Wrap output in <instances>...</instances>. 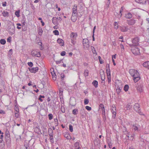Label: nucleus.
Listing matches in <instances>:
<instances>
[{
    "mask_svg": "<svg viewBox=\"0 0 149 149\" xmlns=\"http://www.w3.org/2000/svg\"><path fill=\"white\" fill-rule=\"evenodd\" d=\"M34 131L37 133H38L39 132H40L41 130L39 126L36 127L34 128Z\"/></svg>",
    "mask_w": 149,
    "mask_h": 149,
    "instance_id": "b1692460",
    "label": "nucleus"
},
{
    "mask_svg": "<svg viewBox=\"0 0 149 149\" xmlns=\"http://www.w3.org/2000/svg\"><path fill=\"white\" fill-rule=\"evenodd\" d=\"M0 114H5V112L3 110L0 109Z\"/></svg>",
    "mask_w": 149,
    "mask_h": 149,
    "instance_id": "680f3d73",
    "label": "nucleus"
},
{
    "mask_svg": "<svg viewBox=\"0 0 149 149\" xmlns=\"http://www.w3.org/2000/svg\"><path fill=\"white\" fill-rule=\"evenodd\" d=\"M61 109L62 113H64L65 112V109L64 105L61 106Z\"/></svg>",
    "mask_w": 149,
    "mask_h": 149,
    "instance_id": "ea45409f",
    "label": "nucleus"
},
{
    "mask_svg": "<svg viewBox=\"0 0 149 149\" xmlns=\"http://www.w3.org/2000/svg\"><path fill=\"white\" fill-rule=\"evenodd\" d=\"M130 75L133 77V79L135 83L137 82L141 79L139 74L137 70L131 69L129 71Z\"/></svg>",
    "mask_w": 149,
    "mask_h": 149,
    "instance_id": "f257e3e1",
    "label": "nucleus"
},
{
    "mask_svg": "<svg viewBox=\"0 0 149 149\" xmlns=\"http://www.w3.org/2000/svg\"><path fill=\"white\" fill-rule=\"evenodd\" d=\"M27 64L30 67H32L33 65V63L31 62H28Z\"/></svg>",
    "mask_w": 149,
    "mask_h": 149,
    "instance_id": "864d4df0",
    "label": "nucleus"
},
{
    "mask_svg": "<svg viewBox=\"0 0 149 149\" xmlns=\"http://www.w3.org/2000/svg\"><path fill=\"white\" fill-rule=\"evenodd\" d=\"M111 110L112 114V118L113 119H115L116 116V107L114 105L112 106Z\"/></svg>",
    "mask_w": 149,
    "mask_h": 149,
    "instance_id": "423d86ee",
    "label": "nucleus"
},
{
    "mask_svg": "<svg viewBox=\"0 0 149 149\" xmlns=\"http://www.w3.org/2000/svg\"><path fill=\"white\" fill-rule=\"evenodd\" d=\"M99 109H101V111L105 109L104 106L102 104H100L99 105Z\"/></svg>",
    "mask_w": 149,
    "mask_h": 149,
    "instance_id": "72a5a7b5",
    "label": "nucleus"
},
{
    "mask_svg": "<svg viewBox=\"0 0 149 149\" xmlns=\"http://www.w3.org/2000/svg\"><path fill=\"white\" fill-rule=\"evenodd\" d=\"M20 11L19 10L16 11L15 12V15L17 17H19L20 16Z\"/></svg>",
    "mask_w": 149,
    "mask_h": 149,
    "instance_id": "37998d69",
    "label": "nucleus"
},
{
    "mask_svg": "<svg viewBox=\"0 0 149 149\" xmlns=\"http://www.w3.org/2000/svg\"><path fill=\"white\" fill-rule=\"evenodd\" d=\"M29 71L31 73H36L37 72L38 70V67H33L32 68H29Z\"/></svg>",
    "mask_w": 149,
    "mask_h": 149,
    "instance_id": "ddd939ff",
    "label": "nucleus"
},
{
    "mask_svg": "<svg viewBox=\"0 0 149 149\" xmlns=\"http://www.w3.org/2000/svg\"><path fill=\"white\" fill-rule=\"evenodd\" d=\"M102 111V115L103 116V117H105V109L103 110Z\"/></svg>",
    "mask_w": 149,
    "mask_h": 149,
    "instance_id": "bf43d9fd",
    "label": "nucleus"
},
{
    "mask_svg": "<svg viewBox=\"0 0 149 149\" xmlns=\"http://www.w3.org/2000/svg\"><path fill=\"white\" fill-rule=\"evenodd\" d=\"M76 104V100L74 97H71L70 99V104L72 106H74Z\"/></svg>",
    "mask_w": 149,
    "mask_h": 149,
    "instance_id": "1a4fd4ad",
    "label": "nucleus"
},
{
    "mask_svg": "<svg viewBox=\"0 0 149 149\" xmlns=\"http://www.w3.org/2000/svg\"><path fill=\"white\" fill-rule=\"evenodd\" d=\"M19 112H16L15 113V116L17 118H19Z\"/></svg>",
    "mask_w": 149,
    "mask_h": 149,
    "instance_id": "603ef678",
    "label": "nucleus"
},
{
    "mask_svg": "<svg viewBox=\"0 0 149 149\" xmlns=\"http://www.w3.org/2000/svg\"><path fill=\"white\" fill-rule=\"evenodd\" d=\"M129 88V85L127 84L125 85L124 88V90L125 91H128Z\"/></svg>",
    "mask_w": 149,
    "mask_h": 149,
    "instance_id": "c9c22d12",
    "label": "nucleus"
},
{
    "mask_svg": "<svg viewBox=\"0 0 149 149\" xmlns=\"http://www.w3.org/2000/svg\"><path fill=\"white\" fill-rule=\"evenodd\" d=\"M52 22L54 25H57L58 24V20L57 18L53 17L52 19Z\"/></svg>",
    "mask_w": 149,
    "mask_h": 149,
    "instance_id": "6ab92c4d",
    "label": "nucleus"
},
{
    "mask_svg": "<svg viewBox=\"0 0 149 149\" xmlns=\"http://www.w3.org/2000/svg\"><path fill=\"white\" fill-rule=\"evenodd\" d=\"M110 1H106V5L105 6V7L106 8H108L109 5L110 3Z\"/></svg>",
    "mask_w": 149,
    "mask_h": 149,
    "instance_id": "a19ab883",
    "label": "nucleus"
},
{
    "mask_svg": "<svg viewBox=\"0 0 149 149\" xmlns=\"http://www.w3.org/2000/svg\"><path fill=\"white\" fill-rule=\"evenodd\" d=\"M48 116L49 117V120H51L53 118V115L52 114H49L48 115Z\"/></svg>",
    "mask_w": 149,
    "mask_h": 149,
    "instance_id": "de8ad7c7",
    "label": "nucleus"
},
{
    "mask_svg": "<svg viewBox=\"0 0 149 149\" xmlns=\"http://www.w3.org/2000/svg\"><path fill=\"white\" fill-rule=\"evenodd\" d=\"M79 142H76L74 144L75 149H81V147H79Z\"/></svg>",
    "mask_w": 149,
    "mask_h": 149,
    "instance_id": "5701e85b",
    "label": "nucleus"
},
{
    "mask_svg": "<svg viewBox=\"0 0 149 149\" xmlns=\"http://www.w3.org/2000/svg\"><path fill=\"white\" fill-rule=\"evenodd\" d=\"M32 55L34 57H39L41 56L40 52L36 50H33L31 52Z\"/></svg>",
    "mask_w": 149,
    "mask_h": 149,
    "instance_id": "0eeeda50",
    "label": "nucleus"
},
{
    "mask_svg": "<svg viewBox=\"0 0 149 149\" xmlns=\"http://www.w3.org/2000/svg\"><path fill=\"white\" fill-rule=\"evenodd\" d=\"M53 33L55 35H58L59 34V31L57 30L54 31H53Z\"/></svg>",
    "mask_w": 149,
    "mask_h": 149,
    "instance_id": "c03bdc74",
    "label": "nucleus"
},
{
    "mask_svg": "<svg viewBox=\"0 0 149 149\" xmlns=\"http://www.w3.org/2000/svg\"><path fill=\"white\" fill-rule=\"evenodd\" d=\"M48 131L49 137L53 136V132L52 129L51 128H49V129Z\"/></svg>",
    "mask_w": 149,
    "mask_h": 149,
    "instance_id": "cd10ccee",
    "label": "nucleus"
},
{
    "mask_svg": "<svg viewBox=\"0 0 149 149\" xmlns=\"http://www.w3.org/2000/svg\"><path fill=\"white\" fill-rule=\"evenodd\" d=\"M3 133L1 132V130H0V139H3Z\"/></svg>",
    "mask_w": 149,
    "mask_h": 149,
    "instance_id": "49530a36",
    "label": "nucleus"
},
{
    "mask_svg": "<svg viewBox=\"0 0 149 149\" xmlns=\"http://www.w3.org/2000/svg\"><path fill=\"white\" fill-rule=\"evenodd\" d=\"M143 65L144 67L149 68V61L144 62L143 64Z\"/></svg>",
    "mask_w": 149,
    "mask_h": 149,
    "instance_id": "a878e982",
    "label": "nucleus"
},
{
    "mask_svg": "<svg viewBox=\"0 0 149 149\" xmlns=\"http://www.w3.org/2000/svg\"><path fill=\"white\" fill-rule=\"evenodd\" d=\"M122 88L119 86H117L116 91L117 93L119 94L120 93L121 91Z\"/></svg>",
    "mask_w": 149,
    "mask_h": 149,
    "instance_id": "c756f323",
    "label": "nucleus"
},
{
    "mask_svg": "<svg viewBox=\"0 0 149 149\" xmlns=\"http://www.w3.org/2000/svg\"><path fill=\"white\" fill-rule=\"evenodd\" d=\"M2 14V15L4 17H8L9 16V13L6 11H3Z\"/></svg>",
    "mask_w": 149,
    "mask_h": 149,
    "instance_id": "bb28decb",
    "label": "nucleus"
},
{
    "mask_svg": "<svg viewBox=\"0 0 149 149\" xmlns=\"http://www.w3.org/2000/svg\"><path fill=\"white\" fill-rule=\"evenodd\" d=\"M50 139L51 143H53L54 142L53 136L50 137Z\"/></svg>",
    "mask_w": 149,
    "mask_h": 149,
    "instance_id": "6e6d98bb",
    "label": "nucleus"
},
{
    "mask_svg": "<svg viewBox=\"0 0 149 149\" xmlns=\"http://www.w3.org/2000/svg\"><path fill=\"white\" fill-rule=\"evenodd\" d=\"M125 16L126 18L130 19L132 17V15L130 13H128L125 14Z\"/></svg>",
    "mask_w": 149,
    "mask_h": 149,
    "instance_id": "4be33fe9",
    "label": "nucleus"
},
{
    "mask_svg": "<svg viewBox=\"0 0 149 149\" xmlns=\"http://www.w3.org/2000/svg\"><path fill=\"white\" fill-rule=\"evenodd\" d=\"M131 51L132 53L135 55H138L140 54L139 49L136 47H132Z\"/></svg>",
    "mask_w": 149,
    "mask_h": 149,
    "instance_id": "39448f33",
    "label": "nucleus"
},
{
    "mask_svg": "<svg viewBox=\"0 0 149 149\" xmlns=\"http://www.w3.org/2000/svg\"><path fill=\"white\" fill-rule=\"evenodd\" d=\"M139 127H140V125L136 124L132 125V129L134 130V131L138 132L140 130L139 128Z\"/></svg>",
    "mask_w": 149,
    "mask_h": 149,
    "instance_id": "9b49d317",
    "label": "nucleus"
},
{
    "mask_svg": "<svg viewBox=\"0 0 149 149\" xmlns=\"http://www.w3.org/2000/svg\"><path fill=\"white\" fill-rule=\"evenodd\" d=\"M29 143L25 142L24 146L26 149H29Z\"/></svg>",
    "mask_w": 149,
    "mask_h": 149,
    "instance_id": "f704fd0d",
    "label": "nucleus"
},
{
    "mask_svg": "<svg viewBox=\"0 0 149 149\" xmlns=\"http://www.w3.org/2000/svg\"><path fill=\"white\" fill-rule=\"evenodd\" d=\"M108 145L109 146L110 148H111L112 146V144L111 142H108Z\"/></svg>",
    "mask_w": 149,
    "mask_h": 149,
    "instance_id": "69168bd1",
    "label": "nucleus"
},
{
    "mask_svg": "<svg viewBox=\"0 0 149 149\" xmlns=\"http://www.w3.org/2000/svg\"><path fill=\"white\" fill-rule=\"evenodd\" d=\"M64 137L68 140H70L71 139L70 135L68 133L65 134Z\"/></svg>",
    "mask_w": 149,
    "mask_h": 149,
    "instance_id": "2f4dec72",
    "label": "nucleus"
},
{
    "mask_svg": "<svg viewBox=\"0 0 149 149\" xmlns=\"http://www.w3.org/2000/svg\"><path fill=\"white\" fill-rule=\"evenodd\" d=\"M139 40L140 38L139 37H135L132 39V42L133 45L137 46L139 44Z\"/></svg>",
    "mask_w": 149,
    "mask_h": 149,
    "instance_id": "7ed1b4c3",
    "label": "nucleus"
},
{
    "mask_svg": "<svg viewBox=\"0 0 149 149\" xmlns=\"http://www.w3.org/2000/svg\"><path fill=\"white\" fill-rule=\"evenodd\" d=\"M42 29H40L38 30V33L39 35H41L42 34Z\"/></svg>",
    "mask_w": 149,
    "mask_h": 149,
    "instance_id": "09e8293b",
    "label": "nucleus"
},
{
    "mask_svg": "<svg viewBox=\"0 0 149 149\" xmlns=\"http://www.w3.org/2000/svg\"><path fill=\"white\" fill-rule=\"evenodd\" d=\"M120 28L121 31L123 32H127L129 29L127 26L123 25L120 26Z\"/></svg>",
    "mask_w": 149,
    "mask_h": 149,
    "instance_id": "f8f14e48",
    "label": "nucleus"
},
{
    "mask_svg": "<svg viewBox=\"0 0 149 149\" xmlns=\"http://www.w3.org/2000/svg\"><path fill=\"white\" fill-rule=\"evenodd\" d=\"M54 125L55 127L58 126V120L57 118L54 119Z\"/></svg>",
    "mask_w": 149,
    "mask_h": 149,
    "instance_id": "4c0bfd02",
    "label": "nucleus"
},
{
    "mask_svg": "<svg viewBox=\"0 0 149 149\" xmlns=\"http://www.w3.org/2000/svg\"><path fill=\"white\" fill-rule=\"evenodd\" d=\"M124 7H122L120 8V10L119 11V13L118 14L117 13H115V15L116 17L117 18H120L122 16V12L123 11Z\"/></svg>",
    "mask_w": 149,
    "mask_h": 149,
    "instance_id": "6e6552de",
    "label": "nucleus"
},
{
    "mask_svg": "<svg viewBox=\"0 0 149 149\" xmlns=\"http://www.w3.org/2000/svg\"><path fill=\"white\" fill-rule=\"evenodd\" d=\"M85 108L88 111H91V107L88 106H86Z\"/></svg>",
    "mask_w": 149,
    "mask_h": 149,
    "instance_id": "13d9d810",
    "label": "nucleus"
},
{
    "mask_svg": "<svg viewBox=\"0 0 149 149\" xmlns=\"http://www.w3.org/2000/svg\"><path fill=\"white\" fill-rule=\"evenodd\" d=\"M136 2L140 3L143 4H145L146 2V0H135Z\"/></svg>",
    "mask_w": 149,
    "mask_h": 149,
    "instance_id": "393cba45",
    "label": "nucleus"
},
{
    "mask_svg": "<svg viewBox=\"0 0 149 149\" xmlns=\"http://www.w3.org/2000/svg\"><path fill=\"white\" fill-rule=\"evenodd\" d=\"M0 42L1 44L4 45L6 43V41L3 39H1L0 40Z\"/></svg>",
    "mask_w": 149,
    "mask_h": 149,
    "instance_id": "79ce46f5",
    "label": "nucleus"
},
{
    "mask_svg": "<svg viewBox=\"0 0 149 149\" xmlns=\"http://www.w3.org/2000/svg\"><path fill=\"white\" fill-rule=\"evenodd\" d=\"M69 128L70 132H72L73 131V127L71 125H69Z\"/></svg>",
    "mask_w": 149,
    "mask_h": 149,
    "instance_id": "a18cd8bd",
    "label": "nucleus"
},
{
    "mask_svg": "<svg viewBox=\"0 0 149 149\" xmlns=\"http://www.w3.org/2000/svg\"><path fill=\"white\" fill-rule=\"evenodd\" d=\"M91 51L93 54H95V55H97V54L95 51V48L92 46L91 47Z\"/></svg>",
    "mask_w": 149,
    "mask_h": 149,
    "instance_id": "473e14b6",
    "label": "nucleus"
},
{
    "mask_svg": "<svg viewBox=\"0 0 149 149\" xmlns=\"http://www.w3.org/2000/svg\"><path fill=\"white\" fill-rule=\"evenodd\" d=\"M98 82L96 80H94L92 83V84L95 86V88H96L98 86Z\"/></svg>",
    "mask_w": 149,
    "mask_h": 149,
    "instance_id": "c85d7f7f",
    "label": "nucleus"
},
{
    "mask_svg": "<svg viewBox=\"0 0 149 149\" xmlns=\"http://www.w3.org/2000/svg\"><path fill=\"white\" fill-rule=\"evenodd\" d=\"M134 134H132L131 135H128L127 134V136L128 137V138L130 137H134Z\"/></svg>",
    "mask_w": 149,
    "mask_h": 149,
    "instance_id": "0e129e2a",
    "label": "nucleus"
},
{
    "mask_svg": "<svg viewBox=\"0 0 149 149\" xmlns=\"http://www.w3.org/2000/svg\"><path fill=\"white\" fill-rule=\"evenodd\" d=\"M72 112L73 114L76 115L78 112V109H75L73 110Z\"/></svg>",
    "mask_w": 149,
    "mask_h": 149,
    "instance_id": "58836bf2",
    "label": "nucleus"
},
{
    "mask_svg": "<svg viewBox=\"0 0 149 149\" xmlns=\"http://www.w3.org/2000/svg\"><path fill=\"white\" fill-rule=\"evenodd\" d=\"M5 141L6 143L9 146H10V136H5Z\"/></svg>",
    "mask_w": 149,
    "mask_h": 149,
    "instance_id": "f3484780",
    "label": "nucleus"
},
{
    "mask_svg": "<svg viewBox=\"0 0 149 149\" xmlns=\"http://www.w3.org/2000/svg\"><path fill=\"white\" fill-rule=\"evenodd\" d=\"M135 22V20L133 19L127 20V23L129 25H133L134 24Z\"/></svg>",
    "mask_w": 149,
    "mask_h": 149,
    "instance_id": "9d476101",
    "label": "nucleus"
},
{
    "mask_svg": "<svg viewBox=\"0 0 149 149\" xmlns=\"http://www.w3.org/2000/svg\"><path fill=\"white\" fill-rule=\"evenodd\" d=\"M57 42L58 43L60 44L61 46H62L64 45V41L61 39H58L57 40Z\"/></svg>",
    "mask_w": 149,
    "mask_h": 149,
    "instance_id": "412c9836",
    "label": "nucleus"
},
{
    "mask_svg": "<svg viewBox=\"0 0 149 149\" xmlns=\"http://www.w3.org/2000/svg\"><path fill=\"white\" fill-rule=\"evenodd\" d=\"M10 134L8 131H6L5 132V136H10Z\"/></svg>",
    "mask_w": 149,
    "mask_h": 149,
    "instance_id": "4d7b16f0",
    "label": "nucleus"
},
{
    "mask_svg": "<svg viewBox=\"0 0 149 149\" xmlns=\"http://www.w3.org/2000/svg\"><path fill=\"white\" fill-rule=\"evenodd\" d=\"M77 35V33H72L70 34V39L71 42L73 45H74L76 43V38Z\"/></svg>",
    "mask_w": 149,
    "mask_h": 149,
    "instance_id": "f03ea898",
    "label": "nucleus"
},
{
    "mask_svg": "<svg viewBox=\"0 0 149 149\" xmlns=\"http://www.w3.org/2000/svg\"><path fill=\"white\" fill-rule=\"evenodd\" d=\"M134 109L136 111H138L139 110H140L139 104L137 103H135L134 106Z\"/></svg>",
    "mask_w": 149,
    "mask_h": 149,
    "instance_id": "a211bd4d",
    "label": "nucleus"
},
{
    "mask_svg": "<svg viewBox=\"0 0 149 149\" xmlns=\"http://www.w3.org/2000/svg\"><path fill=\"white\" fill-rule=\"evenodd\" d=\"M11 40V37H8L7 39V41L8 42H10Z\"/></svg>",
    "mask_w": 149,
    "mask_h": 149,
    "instance_id": "338daca9",
    "label": "nucleus"
},
{
    "mask_svg": "<svg viewBox=\"0 0 149 149\" xmlns=\"http://www.w3.org/2000/svg\"><path fill=\"white\" fill-rule=\"evenodd\" d=\"M83 44L84 49H88L89 47V42L87 39L85 38L83 39Z\"/></svg>",
    "mask_w": 149,
    "mask_h": 149,
    "instance_id": "20e7f679",
    "label": "nucleus"
},
{
    "mask_svg": "<svg viewBox=\"0 0 149 149\" xmlns=\"http://www.w3.org/2000/svg\"><path fill=\"white\" fill-rule=\"evenodd\" d=\"M114 27L115 29H117L118 28V23L115 22L114 24Z\"/></svg>",
    "mask_w": 149,
    "mask_h": 149,
    "instance_id": "e433bc0d",
    "label": "nucleus"
},
{
    "mask_svg": "<svg viewBox=\"0 0 149 149\" xmlns=\"http://www.w3.org/2000/svg\"><path fill=\"white\" fill-rule=\"evenodd\" d=\"M50 70L51 71H52L51 72V74L52 76H54V74H55V73H54V68H51V69H50Z\"/></svg>",
    "mask_w": 149,
    "mask_h": 149,
    "instance_id": "5fc2aeb1",
    "label": "nucleus"
},
{
    "mask_svg": "<svg viewBox=\"0 0 149 149\" xmlns=\"http://www.w3.org/2000/svg\"><path fill=\"white\" fill-rule=\"evenodd\" d=\"M89 102L88 100L87 99H85L84 100V103L85 104H87Z\"/></svg>",
    "mask_w": 149,
    "mask_h": 149,
    "instance_id": "8fccbe9b",
    "label": "nucleus"
},
{
    "mask_svg": "<svg viewBox=\"0 0 149 149\" xmlns=\"http://www.w3.org/2000/svg\"><path fill=\"white\" fill-rule=\"evenodd\" d=\"M84 75L85 77H87L88 75V71L87 69L85 70L84 72Z\"/></svg>",
    "mask_w": 149,
    "mask_h": 149,
    "instance_id": "7c9ffc66",
    "label": "nucleus"
},
{
    "mask_svg": "<svg viewBox=\"0 0 149 149\" xmlns=\"http://www.w3.org/2000/svg\"><path fill=\"white\" fill-rule=\"evenodd\" d=\"M77 6L76 5H74L72 8V13L74 15L77 14Z\"/></svg>",
    "mask_w": 149,
    "mask_h": 149,
    "instance_id": "dca6fc26",
    "label": "nucleus"
},
{
    "mask_svg": "<svg viewBox=\"0 0 149 149\" xmlns=\"http://www.w3.org/2000/svg\"><path fill=\"white\" fill-rule=\"evenodd\" d=\"M66 54V52L65 51H63L61 52V56H64Z\"/></svg>",
    "mask_w": 149,
    "mask_h": 149,
    "instance_id": "e2e57ef3",
    "label": "nucleus"
},
{
    "mask_svg": "<svg viewBox=\"0 0 149 149\" xmlns=\"http://www.w3.org/2000/svg\"><path fill=\"white\" fill-rule=\"evenodd\" d=\"M15 109L16 112H19V109L17 106L16 105L15 106Z\"/></svg>",
    "mask_w": 149,
    "mask_h": 149,
    "instance_id": "052dcab7",
    "label": "nucleus"
},
{
    "mask_svg": "<svg viewBox=\"0 0 149 149\" xmlns=\"http://www.w3.org/2000/svg\"><path fill=\"white\" fill-rule=\"evenodd\" d=\"M77 14H72L71 17V20L73 22H75L77 19Z\"/></svg>",
    "mask_w": 149,
    "mask_h": 149,
    "instance_id": "aec40b11",
    "label": "nucleus"
},
{
    "mask_svg": "<svg viewBox=\"0 0 149 149\" xmlns=\"http://www.w3.org/2000/svg\"><path fill=\"white\" fill-rule=\"evenodd\" d=\"M7 3L6 1H5L4 2L2 3V5L3 7H5L6 6Z\"/></svg>",
    "mask_w": 149,
    "mask_h": 149,
    "instance_id": "774afa93",
    "label": "nucleus"
},
{
    "mask_svg": "<svg viewBox=\"0 0 149 149\" xmlns=\"http://www.w3.org/2000/svg\"><path fill=\"white\" fill-rule=\"evenodd\" d=\"M126 108L127 110H129L132 108V107L131 106L128 104L127 105Z\"/></svg>",
    "mask_w": 149,
    "mask_h": 149,
    "instance_id": "3c124183",
    "label": "nucleus"
},
{
    "mask_svg": "<svg viewBox=\"0 0 149 149\" xmlns=\"http://www.w3.org/2000/svg\"><path fill=\"white\" fill-rule=\"evenodd\" d=\"M136 87L138 91H139L140 93H141L143 92V86L142 84H140V85H138L136 86Z\"/></svg>",
    "mask_w": 149,
    "mask_h": 149,
    "instance_id": "2eb2a0df",
    "label": "nucleus"
},
{
    "mask_svg": "<svg viewBox=\"0 0 149 149\" xmlns=\"http://www.w3.org/2000/svg\"><path fill=\"white\" fill-rule=\"evenodd\" d=\"M106 71L107 74L108 82L109 83L111 81V75L110 70H106Z\"/></svg>",
    "mask_w": 149,
    "mask_h": 149,
    "instance_id": "4468645a",
    "label": "nucleus"
}]
</instances>
